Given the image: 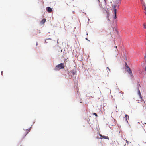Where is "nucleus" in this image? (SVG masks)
Segmentation results:
<instances>
[{
	"label": "nucleus",
	"instance_id": "f257e3e1",
	"mask_svg": "<svg viewBox=\"0 0 146 146\" xmlns=\"http://www.w3.org/2000/svg\"><path fill=\"white\" fill-rule=\"evenodd\" d=\"M118 2L117 1H116L115 3V4L112 6V9L114 11V18H116V8H118L119 6V4H118Z\"/></svg>",
	"mask_w": 146,
	"mask_h": 146
},
{
	"label": "nucleus",
	"instance_id": "bb28decb",
	"mask_svg": "<svg viewBox=\"0 0 146 146\" xmlns=\"http://www.w3.org/2000/svg\"><path fill=\"white\" fill-rule=\"evenodd\" d=\"M115 48H117V46H115Z\"/></svg>",
	"mask_w": 146,
	"mask_h": 146
},
{
	"label": "nucleus",
	"instance_id": "4be33fe9",
	"mask_svg": "<svg viewBox=\"0 0 146 146\" xmlns=\"http://www.w3.org/2000/svg\"><path fill=\"white\" fill-rule=\"evenodd\" d=\"M126 142H127V144H128V141H127V140H126Z\"/></svg>",
	"mask_w": 146,
	"mask_h": 146
},
{
	"label": "nucleus",
	"instance_id": "423d86ee",
	"mask_svg": "<svg viewBox=\"0 0 146 146\" xmlns=\"http://www.w3.org/2000/svg\"><path fill=\"white\" fill-rule=\"evenodd\" d=\"M30 130H28V129L27 130V131H25V132L24 133V137H25V136L26 135L29 133V132Z\"/></svg>",
	"mask_w": 146,
	"mask_h": 146
},
{
	"label": "nucleus",
	"instance_id": "0eeeda50",
	"mask_svg": "<svg viewBox=\"0 0 146 146\" xmlns=\"http://www.w3.org/2000/svg\"><path fill=\"white\" fill-rule=\"evenodd\" d=\"M100 139L104 138V139H108V140L109 139V138L108 136H102V137L100 138Z\"/></svg>",
	"mask_w": 146,
	"mask_h": 146
},
{
	"label": "nucleus",
	"instance_id": "aec40b11",
	"mask_svg": "<svg viewBox=\"0 0 146 146\" xmlns=\"http://www.w3.org/2000/svg\"><path fill=\"white\" fill-rule=\"evenodd\" d=\"M127 117H128V118H129V116H128L127 115H125V117H126V118H127Z\"/></svg>",
	"mask_w": 146,
	"mask_h": 146
},
{
	"label": "nucleus",
	"instance_id": "f3484780",
	"mask_svg": "<svg viewBox=\"0 0 146 146\" xmlns=\"http://www.w3.org/2000/svg\"><path fill=\"white\" fill-rule=\"evenodd\" d=\"M99 135L100 137H102V136H103V135H102L101 134H99Z\"/></svg>",
	"mask_w": 146,
	"mask_h": 146
},
{
	"label": "nucleus",
	"instance_id": "9b49d317",
	"mask_svg": "<svg viewBox=\"0 0 146 146\" xmlns=\"http://www.w3.org/2000/svg\"><path fill=\"white\" fill-rule=\"evenodd\" d=\"M129 67L128 66L127 63H125V68L126 69V68H127V67Z\"/></svg>",
	"mask_w": 146,
	"mask_h": 146
},
{
	"label": "nucleus",
	"instance_id": "1a4fd4ad",
	"mask_svg": "<svg viewBox=\"0 0 146 146\" xmlns=\"http://www.w3.org/2000/svg\"><path fill=\"white\" fill-rule=\"evenodd\" d=\"M141 3L142 4V5L143 6H145V4L144 1L143 0L142 1H141Z\"/></svg>",
	"mask_w": 146,
	"mask_h": 146
},
{
	"label": "nucleus",
	"instance_id": "39448f33",
	"mask_svg": "<svg viewBox=\"0 0 146 146\" xmlns=\"http://www.w3.org/2000/svg\"><path fill=\"white\" fill-rule=\"evenodd\" d=\"M100 1L99 0H96L95 4L96 5H99Z\"/></svg>",
	"mask_w": 146,
	"mask_h": 146
},
{
	"label": "nucleus",
	"instance_id": "20e7f679",
	"mask_svg": "<svg viewBox=\"0 0 146 146\" xmlns=\"http://www.w3.org/2000/svg\"><path fill=\"white\" fill-rule=\"evenodd\" d=\"M46 9L47 12L49 13L52 12V9L50 7H47L46 8Z\"/></svg>",
	"mask_w": 146,
	"mask_h": 146
},
{
	"label": "nucleus",
	"instance_id": "c85d7f7f",
	"mask_svg": "<svg viewBox=\"0 0 146 146\" xmlns=\"http://www.w3.org/2000/svg\"><path fill=\"white\" fill-rule=\"evenodd\" d=\"M102 42V43H104V42Z\"/></svg>",
	"mask_w": 146,
	"mask_h": 146
},
{
	"label": "nucleus",
	"instance_id": "393cba45",
	"mask_svg": "<svg viewBox=\"0 0 146 146\" xmlns=\"http://www.w3.org/2000/svg\"><path fill=\"white\" fill-rule=\"evenodd\" d=\"M86 39L87 40H88V39L87 38H86Z\"/></svg>",
	"mask_w": 146,
	"mask_h": 146
},
{
	"label": "nucleus",
	"instance_id": "7ed1b4c3",
	"mask_svg": "<svg viewBox=\"0 0 146 146\" xmlns=\"http://www.w3.org/2000/svg\"><path fill=\"white\" fill-rule=\"evenodd\" d=\"M125 69L126 70L127 72L131 75V76L133 77V75L132 71L129 67H127V68Z\"/></svg>",
	"mask_w": 146,
	"mask_h": 146
},
{
	"label": "nucleus",
	"instance_id": "6e6552de",
	"mask_svg": "<svg viewBox=\"0 0 146 146\" xmlns=\"http://www.w3.org/2000/svg\"><path fill=\"white\" fill-rule=\"evenodd\" d=\"M138 94L139 95L140 97L141 98V94L139 88H138Z\"/></svg>",
	"mask_w": 146,
	"mask_h": 146
},
{
	"label": "nucleus",
	"instance_id": "f8f14e48",
	"mask_svg": "<svg viewBox=\"0 0 146 146\" xmlns=\"http://www.w3.org/2000/svg\"><path fill=\"white\" fill-rule=\"evenodd\" d=\"M144 27L145 29H146V23H145L143 24Z\"/></svg>",
	"mask_w": 146,
	"mask_h": 146
},
{
	"label": "nucleus",
	"instance_id": "2eb2a0df",
	"mask_svg": "<svg viewBox=\"0 0 146 146\" xmlns=\"http://www.w3.org/2000/svg\"><path fill=\"white\" fill-rule=\"evenodd\" d=\"M93 115H94L96 117L98 116V115L96 113H93Z\"/></svg>",
	"mask_w": 146,
	"mask_h": 146
},
{
	"label": "nucleus",
	"instance_id": "5701e85b",
	"mask_svg": "<svg viewBox=\"0 0 146 146\" xmlns=\"http://www.w3.org/2000/svg\"><path fill=\"white\" fill-rule=\"evenodd\" d=\"M38 45V43L37 42L36 43V46H37V45Z\"/></svg>",
	"mask_w": 146,
	"mask_h": 146
},
{
	"label": "nucleus",
	"instance_id": "9d476101",
	"mask_svg": "<svg viewBox=\"0 0 146 146\" xmlns=\"http://www.w3.org/2000/svg\"><path fill=\"white\" fill-rule=\"evenodd\" d=\"M46 19H43L41 21V23L43 24H44L46 21Z\"/></svg>",
	"mask_w": 146,
	"mask_h": 146
},
{
	"label": "nucleus",
	"instance_id": "c756f323",
	"mask_svg": "<svg viewBox=\"0 0 146 146\" xmlns=\"http://www.w3.org/2000/svg\"><path fill=\"white\" fill-rule=\"evenodd\" d=\"M61 50V52H62V50Z\"/></svg>",
	"mask_w": 146,
	"mask_h": 146
},
{
	"label": "nucleus",
	"instance_id": "4468645a",
	"mask_svg": "<svg viewBox=\"0 0 146 146\" xmlns=\"http://www.w3.org/2000/svg\"><path fill=\"white\" fill-rule=\"evenodd\" d=\"M143 111H146V106H145L144 108Z\"/></svg>",
	"mask_w": 146,
	"mask_h": 146
},
{
	"label": "nucleus",
	"instance_id": "412c9836",
	"mask_svg": "<svg viewBox=\"0 0 146 146\" xmlns=\"http://www.w3.org/2000/svg\"><path fill=\"white\" fill-rule=\"evenodd\" d=\"M142 123L143 124H146V123H145V122H142Z\"/></svg>",
	"mask_w": 146,
	"mask_h": 146
},
{
	"label": "nucleus",
	"instance_id": "a211bd4d",
	"mask_svg": "<svg viewBox=\"0 0 146 146\" xmlns=\"http://www.w3.org/2000/svg\"><path fill=\"white\" fill-rule=\"evenodd\" d=\"M1 74L2 75H3V71H2L1 72Z\"/></svg>",
	"mask_w": 146,
	"mask_h": 146
},
{
	"label": "nucleus",
	"instance_id": "cd10ccee",
	"mask_svg": "<svg viewBox=\"0 0 146 146\" xmlns=\"http://www.w3.org/2000/svg\"><path fill=\"white\" fill-rule=\"evenodd\" d=\"M145 71H146V67H145Z\"/></svg>",
	"mask_w": 146,
	"mask_h": 146
},
{
	"label": "nucleus",
	"instance_id": "f03ea898",
	"mask_svg": "<svg viewBox=\"0 0 146 146\" xmlns=\"http://www.w3.org/2000/svg\"><path fill=\"white\" fill-rule=\"evenodd\" d=\"M64 64L63 63H60L56 65L54 69L55 71H58L61 69H64Z\"/></svg>",
	"mask_w": 146,
	"mask_h": 146
},
{
	"label": "nucleus",
	"instance_id": "dca6fc26",
	"mask_svg": "<svg viewBox=\"0 0 146 146\" xmlns=\"http://www.w3.org/2000/svg\"><path fill=\"white\" fill-rule=\"evenodd\" d=\"M105 2V5H106L107 4V3H106V0H104Z\"/></svg>",
	"mask_w": 146,
	"mask_h": 146
},
{
	"label": "nucleus",
	"instance_id": "ddd939ff",
	"mask_svg": "<svg viewBox=\"0 0 146 146\" xmlns=\"http://www.w3.org/2000/svg\"><path fill=\"white\" fill-rule=\"evenodd\" d=\"M116 124V122H114L113 124H110V125H111L112 126H114Z\"/></svg>",
	"mask_w": 146,
	"mask_h": 146
},
{
	"label": "nucleus",
	"instance_id": "a878e982",
	"mask_svg": "<svg viewBox=\"0 0 146 146\" xmlns=\"http://www.w3.org/2000/svg\"><path fill=\"white\" fill-rule=\"evenodd\" d=\"M72 74H73V75H74V73L73 72Z\"/></svg>",
	"mask_w": 146,
	"mask_h": 146
},
{
	"label": "nucleus",
	"instance_id": "b1692460",
	"mask_svg": "<svg viewBox=\"0 0 146 146\" xmlns=\"http://www.w3.org/2000/svg\"><path fill=\"white\" fill-rule=\"evenodd\" d=\"M138 85L140 87H141V86H140V85L139 84Z\"/></svg>",
	"mask_w": 146,
	"mask_h": 146
},
{
	"label": "nucleus",
	"instance_id": "6ab92c4d",
	"mask_svg": "<svg viewBox=\"0 0 146 146\" xmlns=\"http://www.w3.org/2000/svg\"><path fill=\"white\" fill-rule=\"evenodd\" d=\"M107 68L108 69V70H109V71H110V69L108 67H107Z\"/></svg>",
	"mask_w": 146,
	"mask_h": 146
}]
</instances>
